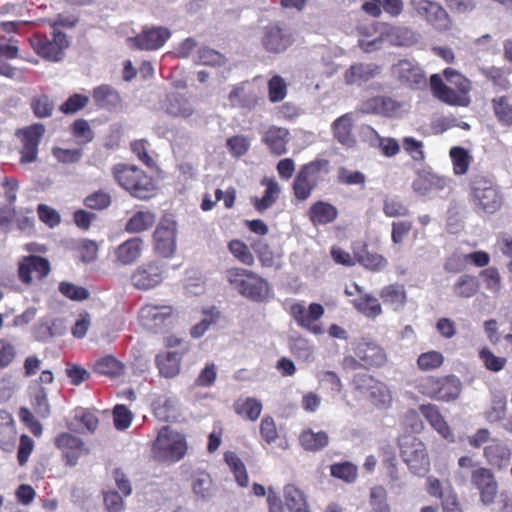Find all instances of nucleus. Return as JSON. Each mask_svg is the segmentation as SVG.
Returning <instances> with one entry per match:
<instances>
[{
  "mask_svg": "<svg viewBox=\"0 0 512 512\" xmlns=\"http://www.w3.org/2000/svg\"><path fill=\"white\" fill-rule=\"evenodd\" d=\"M468 197L478 215L495 214L504 204L498 185L483 173H475L470 177Z\"/></svg>",
  "mask_w": 512,
  "mask_h": 512,
  "instance_id": "f257e3e1",
  "label": "nucleus"
},
{
  "mask_svg": "<svg viewBox=\"0 0 512 512\" xmlns=\"http://www.w3.org/2000/svg\"><path fill=\"white\" fill-rule=\"evenodd\" d=\"M444 78L456 87V90L447 86L439 74L430 76V88L433 96L443 103L453 106H465L468 104L467 94L471 89L468 78L453 68L443 70Z\"/></svg>",
  "mask_w": 512,
  "mask_h": 512,
  "instance_id": "f03ea898",
  "label": "nucleus"
},
{
  "mask_svg": "<svg viewBox=\"0 0 512 512\" xmlns=\"http://www.w3.org/2000/svg\"><path fill=\"white\" fill-rule=\"evenodd\" d=\"M330 172V162L324 158H316L303 164L295 175L292 191L295 199L304 202L325 180Z\"/></svg>",
  "mask_w": 512,
  "mask_h": 512,
  "instance_id": "7ed1b4c3",
  "label": "nucleus"
},
{
  "mask_svg": "<svg viewBox=\"0 0 512 512\" xmlns=\"http://www.w3.org/2000/svg\"><path fill=\"white\" fill-rule=\"evenodd\" d=\"M188 449L183 434L173 430L170 426H163L152 445V456L156 460L174 463L181 460Z\"/></svg>",
  "mask_w": 512,
  "mask_h": 512,
  "instance_id": "20e7f679",
  "label": "nucleus"
},
{
  "mask_svg": "<svg viewBox=\"0 0 512 512\" xmlns=\"http://www.w3.org/2000/svg\"><path fill=\"white\" fill-rule=\"evenodd\" d=\"M113 175L118 184L135 198L144 200L154 194L152 178L135 166L116 165Z\"/></svg>",
  "mask_w": 512,
  "mask_h": 512,
  "instance_id": "39448f33",
  "label": "nucleus"
},
{
  "mask_svg": "<svg viewBox=\"0 0 512 512\" xmlns=\"http://www.w3.org/2000/svg\"><path fill=\"white\" fill-rule=\"evenodd\" d=\"M400 456L409 471L423 477L430 471V459L425 443L413 435H403L398 439Z\"/></svg>",
  "mask_w": 512,
  "mask_h": 512,
  "instance_id": "423d86ee",
  "label": "nucleus"
},
{
  "mask_svg": "<svg viewBox=\"0 0 512 512\" xmlns=\"http://www.w3.org/2000/svg\"><path fill=\"white\" fill-rule=\"evenodd\" d=\"M228 282L242 296L256 302L263 301L268 293V283L253 271L233 267L226 272Z\"/></svg>",
  "mask_w": 512,
  "mask_h": 512,
  "instance_id": "0eeeda50",
  "label": "nucleus"
},
{
  "mask_svg": "<svg viewBox=\"0 0 512 512\" xmlns=\"http://www.w3.org/2000/svg\"><path fill=\"white\" fill-rule=\"evenodd\" d=\"M352 386L360 394L366 395L376 407H388L392 402V394L388 386L370 374H355Z\"/></svg>",
  "mask_w": 512,
  "mask_h": 512,
  "instance_id": "6e6552de",
  "label": "nucleus"
},
{
  "mask_svg": "<svg viewBox=\"0 0 512 512\" xmlns=\"http://www.w3.org/2000/svg\"><path fill=\"white\" fill-rule=\"evenodd\" d=\"M30 43L39 56L53 62L62 60L64 51L69 46L66 35L58 30L53 31L51 39L45 35L36 34L30 39Z\"/></svg>",
  "mask_w": 512,
  "mask_h": 512,
  "instance_id": "1a4fd4ad",
  "label": "nucleus"
},
{
  "mask_svg": "<svg viewBox=\"0 0 512 512\" xmlns=\"http://www.w3.org/2000/svg\"><path fill=\"white\" fill-rule=\"evenodd\" d=\"M289 313L296 324L314 335L324 333L320 319L323 317L325 310L319 303H311L306 307L303 303H294L291 305Z\"/></svg>",
  "mask_w": 512,
  "mask_h": 512,
  "instance_id": "9d476101",
  "label": "nucleus"
},
{
  "mask_svg": "<svg viewBox=\"0 0 512 512\" xmlns=\"http://www.w3.org/2000/svg\"><path fill=\"white\" fill-rule=\"evenodd\" d=\"M410 5L416 14L439 31L451 28V19L442 5L431 0H411Z\"/></svg>",
  "mask_w": 512,
  "mask_h": 512,
  "instance_id": "9b49d317",
  "label": "nucleus"
},
{
  "mask_svg": "<svg viewBox=\"0 0 512 512\" xmlns=\"http://www.w3.org/2000/svg\"><path fill=\"white\" fill-rule=\"evenodd\" d=\"M261 43L270 54L284 53L294 43V35L286 26L271 23L264 27Z\"/></svg>",
  "mask_w": 512,
  "mask_h": 512,
  "instance_id": "f8f14e48",
  "label": "nucleus"
},
{
  "mask_svg": "<svg viewBox=\"0 0 512 512\" xmlns=\"http://www.w3.org/2000/svg\"><path fill=\"white\" fill-rule=\"evenodd\" d=\"M165 278V266L157 261L139 265L131 274V284L137 290L147 291L159 286Z\"/></svg>",
  "mask_w": 512,
  "mask_h": 512,
  "instance_id": "ddd939ff",
  "label": "nucleus"
},
{
  "mask_svg": "<svg viewBox=\"0 0 512 512\" xmlns=\"http://www.w3.org/2000/svg\"><path fill=\"white\" fill-rule=\"evenodd\" d=\"M156 252L164 257H171L176 249V222L171 215H165L154 231Z\"/></svg>",
  "mask_w": 512,
  "mask_h": 512,
  "instance_id": "4468645a",
  "label": "nucleus"
},
{
  "mask_svg": "<svg viewBox=\"0 0 512 512\" xmlns=\"http://www.w3.org/2000/svg\"><path fill=\"white\" fill-rule=\"evenodd\" d=\"M402 110V102L386 95H377L368 98L361 105L362 113L379 115L385 118H399L402 114Z\"/></svg>",
  "mask_w": 512,
  "mask_h": 512,
  "instance_id": "2eb2a0df",
  "label": "nucleus"
},
{
  "mask_svg": "<svg viewBox=\"0 0 512 512\" xmlns=\"http://www.w3.org/2000/svg\"><path fill=\"white\" fill-rule=\"evenodd\" d=\"M471 483L479 491L484 505L494 503L498 493V483L491 469L479 467L471 473Z\"/></svg>",
  "mask_w": 512,
  "mask_h": 512,
  "instance_id": "dca6fc26",
  "label": "nucleus"
},
{
  "mask_svg": "<svg viewBox=\"0 0 512 512\" xmlns=\"http://www.w3.org/2000/svg\"><path fill=\"white\" fill-rule=\"evenodd\" d=\"M230 106L247 111L254 110L264 103V98L259 89L250 87L245 83L234 86L228 95Z\"/></svg>",
  "mask_w": 512,
  "mask_h": 512,
  "instance_id": "f3484780",
  "label": "nucleus"
},
{
  "mask_svg": "<svg viewBox=\"0 0 512 512\" xmlns=\"http://www.w3.org/2000/svg\"><path fill=\"white\" fill-rule=\"evenodd\" d=\"M45 133V126L41 123L33 124L18 134L22 135L23 147L21 149V163H32L37 159L38 146Z\"/></svg>",
  "mask_w": 512,
  "mask_h": 512,
  "instance_id": "a211bd4d",
  "label": "nucleus"
},
{
  "mask_svg": "<svg viewBox=\"0 0 512 512\" xmlns=\"http://www.w3.org/2000/svg\"><path fill=\"white\" fill-rule=\"evenodd\" d=\"M173 315V308L169 305L146 304L139 310V321L148 330L160 329Z\"/></svg>",
  "mask_w": 512,
  "mask_h": 512,
  "instance_id": "6ab92c4d",
  "label": "nucleus"
},
{
  "mask_svg": "<svg viewBox=\"0 0 512 512\" xmlns=\"http://www.w3.org/2000/svg\"><path fill=\"white\" fill-rule=\"evenodd\" d=\"M170 37V31L164 27H152L144 29L128 42L140 50H157L162 47Z\"/></svg>",
  "mask_w": 512,
  "mask_h": 512,
  "instance_id": "aec40b11",
  "label": "nucleus"
},
{
  "mask_svg": "<svg viewBox=\"0 0 512 512\" xmlns=\"http://www.w3.org/2000/svg\"><path fill=\"white\" fill-rule=\"evenodd\" d=\"M393 75L397 80L410 88H418L426 84V77L423 70L417 64L409 60H400L392 68Z\"/></svg>",
  "mask_w": 512,
  "mask_h": 512,
  "instance_id": "412c9836",
  "label": "nucleus"
},
{
  "mask_svg": "<svg viewBox=\"0 0 512 512\" xmlns=\"http://www.w3.org/2000/svg\"><path fill=\"white\" fill-rule=\"evenodd\" d=\"M55 445L62 451L66 464L69 466H75L78 459L88 453L84 442L67 432L55 438Z\"/></svg>",
  "mask_w": 512,
  "mask_h": 512,
  "instance_id": "4be33fe9",
  "label": "nucleus"
},
{
  "mask_svg": "<svg viewBox=\"0 0 512 512\" xmlns=\"http://www.w3.org/2000/svg\"><path fill=\"white\" fill-rule=\"evenodd\" d=\"M50 272L49 261L43 257L31 255L19 264L18 274L22 282L29 284L32 279H42Z\"/></svg>",
  "mask_w": 512,
  "mask_h": 512,
  "instance_id": "5701e85b",
  "label": "nucleus"
},
{
  "mask_svg": "<svg viewBox=\"0 0 512 512\" xmlns=\"http://www.w3.org/2000/svg\"><path fill=\"white\" fill-rule=\"evenodd\" d=\"M306 215L314 227L326 226L336 221L339 210L328 201L318 200L310 205Z\"/></svg>",
  "mask_w": 512,
  "mask_h": 512,
  "instance_id": "b1692460",
  "label": "nucleus"
},
{
  "mask_svg": "<svg viewBox=\"0 0 512 512\" xmlns=\"http://www.w3.org/2000/svg\"><path fill=\"white\" fill-rule=\"evenodd\" d=\"M290 141V132L285 127L270 126L262 134V142L267 146L270 153L281 156L287 152V145Z\"/></svg>",
  "mask_w": 512,
  "mask_h": 512,
  "instance_id": "393cba45",
  "label": "nucleus"
},
{
  "mask_svg": "<svg viewBox=\"0 0 512 512\" xmlns=\"http://www.w3.org/2000/svg\"><path fill=\"white\" fill-rule=\"evenodd\" d=\"M419 411L427 422L446 440L453 442L454 434L442 415L439 407L428 403L419 406Z\"/></svg>",
  "mask_w": 512,
  "mask_h": 512,
  "instance_id": "a878e982",
  "label": "nucleus"
},
{
  "mask_svg": "<svg viewBox=\"0 0 512 512\" xmlns=\"http://www.w3.org/2000/svg\"><path fill=\"white\" fill-rule=\"evenodd\" d=\"M483 456L487 463L497 470L505 469L511 460L510 448L498 439H493L484 447Z\"/></svg>",
  "mask_w": 512,
  "mask_h": 512,
  "instance_id": "bb28decb",
  "label": "nucleus"
},
{
  "mask_svg": "<svg viewBox=\"0 0 512 512\" xmlns=\"http://www.w3.org/2000/svg\"><path fill=\"white\" fill-rule=\"evenodd\" d=\"M448 184L446 177L439 176L431 170H419L413 181V190L421 195H426L431 191L443 190Z\"/></svg>",
  "mask_w": 512,
  "mask_h": 512,
  "instance_id": "cd10ccee",
  "label": "nucleus"
},
{
  "mask_svg": "<svg viewBox=\"0 0 512 512\" xmlns=\"http://www.w3.org/2000/svg\"><path fill=\"white\" fill-rule=\"evenodd\" d=\"M355 354L366 368L381 367L387 362V356L383 348L374 343H359L355 348Z\"/></svg>",
  "mask_w": 512,
  "mask_h": 512,
  "instance_id": "c85d7f7f",
  "label": "nucleus"
},
{
  "mask_svg": "<svg viewBox=\"0 0 512 512\" xmlns=\"http://www.w3.org/2000/svg\"><path fill=\"white\" fill-rule=\"evenodd\" d=\"M144 241L140 237H132L121 243L115 250V259L121 265H131L142 255Z\"/></svg>",
  "mask_w": 512,
  "mask_h": 512,
  "instance_id": "c756f323",
  "label": "nucleus"
},
{
  "mask_svg": "<svg viewBox=\"0 0 512 512\" xmlns=\"http://www.w3.org/2000/svg\"><path fill=\"white\" fill-rule=\"evenodd\" d=\"M353 254L357 263L373 272L381 271L388 265V261L384 256L369 251L365 243L353 247Z\"/></svg>",
  "mask_w": 512,
  "mask_h": 512,
  "instance_id": "7c9ffc66",
  "label": "nucleus"
},
{
  "mask_svg": "<svg viewBox=\"0 0 512 512\" xmlns=\"http://www.w3.org/2000/svg\"><path fill=\"white\" fill-rule=\"evenodd\" d=\"M403 8V0H368L362 5L363 11L373 17H379L382 9L390 16L397 17Z\"/></svg>",
  "mask_w": 512,
  "mask_h": 512,
  "instance_id": "2f4dec72",
  "label": "nucleus"
},
{
  "mask_svg": "<svg viewBox=\"0 0 512 512\" xmlns=\"http://www.w3.org/2000/svg\"><path fill=\"white\" fill-rule=\"evenodd\" d=\"M17 433L15 421L10 413L0 409V449L12 451L15 447Z\"/></svg>",
  "mask_w": 512,
  "mask_h": 512,
  "instance_id": "473e14b6",
  "label": "nucleus"
},
{
  "mask_svg": "<svg viewBox=\"0 0 512 512\" xmlns=\"http://www.w3.org/2000/svg\"><path fill=\"white\" fill-rule=\"evenodd\" d=\"M378 67L374 64L356 63L351 65L344 74L347 85H360L375 77Z\"/></svg>",
  "mask_w": 512,
  "mask_h": 512,
  "instance_id": "72a5a7b5",
  "label": "nucleus"
},
{
  "mask_svg": "<svg viewBox=\"0 0 512 512\" xmlns=\"http://www.w3.org/2000/svg\"><path fill=\"white\" fill-rule=\"evenodd\" d=\"M462 390V383L455 375L439 377L436 400L450 402L456 400Z\"/></svg>",
  "mask_w": 512,
  "mask_h": 512,
  "instance_id": "f704fd0d",
  "label": "nucleus"
},
{
  "mask_svg": "<svg viewBox=\"0 0 512 512\" xmlns=\"http://www.w3.org/2000/svg\"><path fill=\"white\" fill-rule=\"evenodd\" d=\"M181 91L172 92L167 96L166 111L175 117H188L192 113L190 97Z\"/></svg>",
  "mask_w": 512,
  "mask_h": 512,
  "instance_id": "c9c22d12",
  "label": "nucleus"
},
{
  "mask_svg": "<svg viewBox=\"0 0 512 512\" xmlns=\"http://www.w3.org/2000/svg\"><path fill=\"white\" fill-rule=\"evenodd\" d=\"M353 119L350 113H346L337 118L332 124V130L335 139L343 145L351 147L355 144L352 134Z\"/></svg>",
  "mask_w": 512,
  "mask_h": 512,
  "instance_id": "e433bc0d",
  "label": "nucleus"
},
{
  "mask_svg": "<svg viewBox=\"0 0 512 512\" xmlns=\"http://www.w3.org/2000/svg\"><path fill=\"white\" fill-rule=\"evenodd\" d=\"M370 135L369 145L379 148L385 157H394L400 152V145L395 138L382 137L373 127L367 126Z\"/></svg>",
  "mask_w": 512,
  "mask_h": 512,
  "instance_id": "4c0bfd02",
  "label": "nucleus"
},
{
  "mask_svg": "<svg viewBox=\"0 0 512 512\" xmlns=\"http://www.w3.org/2000/svg\"><path fill=\"white\" fill-rule=\"evenodd\" d=\"M299 443L304 450L316 452L328 445L329 436L325 431L314 432L308 428L301 431Z\"/></svg>",
  "mask_w": 512,
  "mask_h": 512,
  "instance_id": "58836bf2",
  "label": "nucleus"
},
{
  "mask_svg": "<svg viewBox=\"0 0 512 512\" xmlns=\"http://www.w3.org/2000/svg\"><path fill=\"white\" fill-rule=\"evenodd\" d=\"M284 501L290 512H310L304 492L294 484L285 486Z\"/></svg>",
  "mask_w": 512,
  "mask_h": 512,
  "instance_id": "ea45409f",
  "label": "nucleus"
},
{
  "mask_svg": "<svg viewBox=\"0 0 512 512\" xmlns=\"http://www.w3.org/2000/svg\"><path fill=\"white\" fill-rule=\"evenodd\" d=\"M92 98L100 108L111 109L121 102L119 93L110 85L102 84L93 89Z\"/></svg>",
  "mask_w": 512,
  "mask_h": 512,
  "instance_id": "a19ab883",
  "label": "nucleus"
},
{
  "mask_svg": "<svg viewBox=\"0 0 512 512\" xmlns=\"http://www.w3.org/2000/svg\"><path fill=\"white\" fill-rule=\"evenodd\" d=\"M234 412L247 420L256 421L262 412L263 405L254 397L239 398L233 404Z\"/></svg>",
  "mask_w": 512,
  "mask_h": 512,
  "instance_id": "79ce46f5",
  "label": "nucleus"
},
{
  "mask_svg": "<svg viewBox=\"0 0 512 512\" xmlns=\"http://www.w3.org/2000/svg\"><path fill=\"white\" fill-rule=\"evenodd\" d=\"M156 418L160 421H174L177 418V401L166 396H159L152 403Z\"/></svg>",
  "mask_w": 512,
  "mask_h": 512,
  "instance_id": "37998d69",
  "label": "nucleus"
},
{
  "mask_svg": "<svg viewBox=\"0 0 512 512\" xmlns=\"http://www.w3.org/2000/svg\"><path fill=\"white\" fill-rule=\"evenodd\" d=\"M181 356L175 351L160 353L156 356V365L161 375L174 377L180 371Z\"/></svg>",
  "mask_w": 512,
  "mask_h": 512,
  "instance_id": "c03bdc74",
  "label": "nucleus"
},
{
  "mask_svg": "<svg viewBox=\"0 0 512 512\" xmlns=\"http://www.w3.org/2000/svg\"><path fill=\"white\" fill-rule=\"evenodd\" d=\"M156 220V216L149 210H141L132 215L125 224V231L140 233L150 229Z\"/></svg>",
  "mask_w": 512,
  "mask_h": 512,
  "instance_id": "a18cd8bd",
  "label": "nucleus"
},
{
  "mask_svg": "<svg viewBox=\"0 0 512 512\" xmlns=\"http://www.w3.org/2000/svg\"><path fill=\"white\" fill-rule=\"evenodd\" d=\"M480 289V282L474 275L463 274L454 283L453 293L459 298H471L475 296Z\"/></svg>",
  "mask_w": 512,
  "mask_h": 512,
  "instance_id": "49530a36",
  "label": "nucleus"
},
{
  "mask_svg": "<svg viewBox=\"0 0 512 512\" xmlns=\"http://www.w3.org/2000/svg\"><path fill=\"white\" fill-rule=\"evenodd\" d=\"M262 184L266 185V189L261 198H254L253 205L258 212H264L270 208L277 200L280 193L278 183L273 179H264Z\"/></svg>",
  "mask_w": 512,
  "mask_h": 512,
  "instance_id": "de8ad7c7",
  "label": "nucleus"
},
{
  "mask_svg": "<svg viewBox=\"0 0 512 512\" xmlns=\"http://www.w3.org/2000/svg\"><path fill=\"white\" fill-rule=\"evenodd\" d=\"M386 305L393 306L395 310L402 308L406 303V291L403 285L390 284L383 287L379 293Z\"/></svg>",
  "mask_w": 512,
  "mask_h": 512,
  "instance_id": "09e8293b",
  "label": "nucleus"
},
{
  "mask_svg": "<svg viewBox=\"0 0 512 512\" xmlns=\"http://www.w3.org/2000/svg\"><path fill=\"white\" fill-rule=\"evenodd\" d=\"M480 73L492 83L497 91H508L511 88V82L504 68L496 66L482 67Z\"/></svg>",
  "mask_w": 512,
  "mask_h": 512,
  "instance_id": "8fccbe9b",
  "label": "nucleus"
},
{
  "mask_svg": "<svg viewBox=\"0 0 512 512\" xmlns=\"http://www.w3.org/2000/svg\"><path fill=\"white\" fill-rule=\"evenodd\" d=\"M200 320L194 325V337L202 336L212 325L221 318V312L216 306H209L200 311Z\"/></svg>",
  "mask_w": 512,
  "mask_h": 512,
  "instance_id": "3c124183",
  "label": "nucleus"
},
{
  "mask_svg": "<svg viewBox=\"0 0 512 512\" xmlns=\"http://www.w3.org/2000/svg\"><path fill=\"white\" fill-rule=\"evenodd\" d=\"M453 165V172L457 176L465 175L471 165L472 157L469 152L460 146H454L449 151Z\"/></svg>",
  "mask_w": 512,
  "mask_h": 512,
  "instance_id": "603ef678",
  "label": "nucleus"
},
{
  "mask_svg": "<svg viewBox=\"0 0 512 512\" xmlns=\"http://www.w3.org/2000/svg\"><path fill=\"white\" fill-rule=\"evenodd\" d=\"M491 104L498 122L504 126L512 125V104L509 97L500 96L493 98Z\"/></svg>",
  "mask_w": 512,
  "mask_h": 512,
  "instance_id": "864d4df0",
  "label": "nucleus"
},
{
  "mask_svg": "<svg viewBox=\"0 0 512 512\" xmlns=\"http://www.w3.org/2000/svg\"><path fill=\"white\" fill-rule=\"evenodd\" d=\"M368 503L371 512H391L387 491L381 485H376L370 489Z\"/></svg>",
  "mask_w": 512,
  "mask_h": 512,
  "instance_id": "5fc2aeb1",
  "label": "nucleus"
},
{
  "mask_svg": "<svg viewBox=\"0 0 512 512\" xmlns=\"http://www.w3.org/2000/svg\"><path fill=\"white\" fill-rule=\"evenodd\" d=\"M93 367L96 373L109 377H117L123 371L122 364L111 355L99 358L95 361Z\"/></svg>",
  "mask_w": 512,
  "mask_h": 512,
  "instance_id": "6e6d98bb",
  "label": "nucleus"
},
{
  "mask_svg": "<svg viewBox=\"0 0 512 512\" xmlns=\"http://www.w3.org/2000/svg\"><path fill=\"white\" fill-rule=\"evenodd\" d=\"M30 108L37 118L52 116L55 104L46 94L34 95L30 100Z\"/></svg>",
  "mask_w": 512,
  "mask_h": 512,
  "instance_id": "4d7b16f0",
  "label": "nucleus"
},
{
  "mask_svg": "<svg viewBox=\"0 0 512 512\" xmlns=\"http://www.w3.org/2000/svg\"><path fill=\"white\" fill-rule=\"evenodd\" d=\"M354 307L367 317L375 318L382 313L378 299L370 294H365L354 301Z\"/></svg>",
  "mask_w": 512,
  "mask_h": 512,
  "instance_id": "13d9d810",
  "label": "nucleus"
},
{
  "mask_svg": "<svg viewBox=\"0 0 512 512\" xmlns=\"http://www.w3.org/2000/svg\"><path fill=\"white\" fill-rule=\"evenodd\" d=\"M444 363V356L441 352L431 350L421 353L417 359V367L421 371H432L440 368Z\"/></svg>",
  "mask_w": 512,
  "mask_h": 512,
  "instance_id": "bf43d9fd",
  "label": "nucleus"
},
{
  "mask_svg": "<svg viewBox=\"0 0 512 512\" xmlns=\"http://www.w3.org/2000/svg\"><path fill=\"white\" fill-rule=\"evenodd\" d=\"M330 473L333 477L341 479L347 483H352L357 479V467L351 462L335 463L330 467Z\"/></svg>",
  "mask_w": 512,
  "mask_h": 512,
  "instance_id": "052dcab7",
  "label": "nucleus"
},
{
  "mask_svg": "<svg viewBox=\"0 0 512 512\" xmlns=\"http://www.w3.org/2000/svg\"><path fill=\"white\" fill-rule=\"evenodd\" d=\"M230 253L241 263L252 266L254 264V256L249 247L241 240L233 239L228 242Z\"/></svg>",
  "mask_w": 512,
  "mask_h": 512,
  "instance_id": "680f3d73",
  "label": "nucleus"
},
{
  "mask_svg": "<svg viewBox=\"0 0 512 512\" xmlns=\"http://www.w3.org/2000/svg\"><path fill=\"white\" fill-rule=\"evenodd\" d=\"M267 86L270 102H280L287 96V84L280 75L272 76L269 79Z\"/></svg>",
  "mask_w": 512,
  "mask_h": 512,
  "instance_id": "e2e57ef3",
  "label": "nucleus"
},
{
  "mask_svg": "<svg viewBox=\"0 0 512 512\" xmlns=\"http://www.w3.org/2000/svg\"><path fill=\"white\" fill-rule=\"evenodd\" d=\"M402 146L404 151L412 158L413 161L421 163L425 160L426 155L422 141L408 136L402 139Z\"/></svg>",
  "mask_w": 512,
  "mask_h": 512,
  "instance_id": "0e129e2a",
  "label": "nucleus"
},
{
  "mask_svg": "<svg viewBox=\"0 0 512 512\" xmlns=\"http://www.w3.org/2000/svg\"><path fill=\"white\" fill-rule=\"evenodd\" d=\"M194 494L202 499L210 498L213 494V483L209 474L200 472L194 475Z\"/></svg>",
  "mask_w": 512,
  "mask_h": 512,
  "instance_id": "69168bd1",
  "label": "nucleus"
},
{
  "mask_svg": "<svg viewBox=\"0 0 512 512\" xmlns=\"http://www.w3.org/2000/svg\"><path fill=\"white\" fill-rule=\"evenodd\" d=\"M32 407L35 413L41 418H47L50 415V405L47 393L43 387L36 389L32 396Z\"/></svg>",
  "mask_w": 512,
  "mask_h": 512,
  "instance_id": "338daca9",
  "label": "nucleus"
},
{
  "mask_svg": "<svg viewBox=\"0 0 512 512\" xmlns=\"http://www.w3.org/2000/svg\"><path fill=\"white\" fill-rule=\"evenodd\" d=\"M479 358L483 362L485 368L492 372L501 371L506 365V359L498 357L487 347H484L479 352Z\"/></svg>",
  "mask_w": 512,
  "mask_h": 512,
  "instance_id": "774afa93",
  "label": "nucleus"
}]
</instances>
